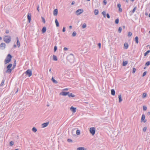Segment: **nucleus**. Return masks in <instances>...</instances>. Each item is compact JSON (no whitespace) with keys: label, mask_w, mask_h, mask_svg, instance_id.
<instances>
[{"label":"nucleus","mask_w":150,"mask_h":150,"mask_svg":"<svg viewBox=\"0 0 150 150\" xmlns=\"http://www.w3.org/2000/svg\"><path fill=\"white\" fill-rule=\"evenodd\" d=\"M109 134L112 137H115L117 135V131H115L114 129H111L109 131Z\"/></svg>","instance_id":"obj_1"},{"label":"nucleus","mask_w":150,"mask_h":150,"mask_svg":"<svg viewBox=\"0 0 150 150\" xmlns=\"http://www.w3.org/2000/svg\"><path fill=\"white\" fill-rule=\"evenodd\" d=\"M67 59L69 62L72 63L74 61V56L73 54H71L67 56Z\"/></svg>","instance_id":"obj_2"},{"label":"nucleus","mask_w":150,"mask_h":150,"mask_svg":"<svg viewBox=\"0 0 150 150\" xmlns=\"http://www.w3.org/2000/svg\"><path fill=\"white\" fill-rule=\"evenodd\" d=\"M4 40L6 43H9L11 41V37L8 35L5 36L4 38Z\"/></svg>","instance_id":"obj_3"},{"label":"nucleus","mask_w":150,"mask_h":150,"mask_svg":"<svg viewBox=\"0 0 150 150\" xmlns=\"http://www.w3.org/2000/svg\"><path fill=\"white\" fill-rule=\"evenodd\" d=\"M12 57V56L11 54H8L5 60V64H6L9 62L11 61Z\"/></svg>","instance_id":"obj_4"},{"label":"nucleus","mask_w":150,"mask_h":150,"mask_svg":"<svg viewBox=\"0 0 150 150\" xmlns=\"http://www.w3.org/2000/svg\"><path fill=\"white\" fill-rule=\"evenodd\" d=\"M12 64H9L6 67L7 70L6 72H9L10 73L11 72L12 69H10V68L12 67Z\"/></svg>","instance_id":"obj_5"},{"label":"nucleus","mask_w":150,"mask_h":150,"mask_svg":"<svg viewBox=\"0 0 150 150\" xmlns=\"http://www.w3.org/2000/svg\"><path fill=\"white\" fill-rule=\"evenodd\" d=\"M89 131L92 135H93L95 133L96 129L94 127H91L90 128Z\"/></svg>","instance_id":"obj_6"},{"label":"nucleus","mask_w":150,"mask_h":150,"mask_svg":"<svg viewBox=\"0 0 150 150\" xmlns=\"http://www.w3.org/2000/svg\"><path fill=\"white\" fill-rule=\"evenodd\" d=\"M25 73L26 74L28 75L29 77L30 76L32 75V71L30 69L27 70Z\"/></svg>","instance_id":"obj_7"},{"label":"nucleus","mask_w":150,"mask_h":150,"mask_svg":"<svg viewBox=\"0 0 150 150\" xmlns=\"http://www.w3.org/2000/svg\"><path fill=\"white\" fill-rule=\"evenodd\" d=\"M83 12L82 9H79L77 10L76 12V13L77 15H79L82 13Z\"/></svg>","instance_id":"obj_8"},{"label":"nucleus","mask_w":150,"mask_h":150,"mask_svg":"<svg viewBox=\"0 0 150 150\" xmlns=\"http://www.w3.org/2000/svg\"><path fill=\"white\" fill-rule=\"evenodd\" d=\"M69 94V92H61L59 94L60 95H62L64 96H65L67 95H68Z\"/></svg>","instance_id":"obj_9"},{"label":"nucleus","mask_w":150,"mask_h":150,"mask_svg":"<svg viewBox=\"0 0 150 150\" xmlns=\"http://www.w3.org/2000/svg\"><path fill=\"white\" fill-rule=\"evenodd\" d=\"M6 44L4 43H2L0 45V47L1 49L4 50L5 48Z\"/></svg>","instance_id":"obj_10"},{"label":"nucleus","mask_w":150,"mask_h":150,"mask_svg":"<svg viewBox=\"0 0 150 150\" xmlns=\"http://www.w3.org/2000/svg\"><path fill=\"white\" fill-rule=\"evenodd\" d=\"M145 117V116L143 114L142 115L141 119V122L143 121L144 122H145L146 120H144Z\"/></svg>","instance_id":"obj_11"},{"label":"nucleus","mask_w":150,"mask_h":150,"mask_svg":"<svg viewBox=\"0 0 150 150\" xmlns=\"http://www.w3.org/2000/svg\"><path fill=\"white\" fill-rule=\"evenodd\" d=\"M31 14L30 13H28L27 16V18L28 20L29 23H30L31 20Z\"/></svg>","instance_id":"obj_12"},{"label":"nucleus","mask_w":150,"mask_h":150,"mask_svg":"<svg viewBox=\"0 0 150 150\" xmlns=\"http://www.w3.org/2000/svg\"><path fill=\"white\" fill-rule=\"evenodd\" d=\"M70 110L73 113H74L76 111V108H74L73 106L71 107L70 109Z\"/></svg>","instance_id":"obj_13"},{"label":"nucleus","mask_w":150,"mask_h":150,"mask_svg":"<svg viewBox=\"0 0 150 150\" xmlns=\"http://www.w3.org/2000/svg\"><path fill=\"white\" fill-rule=\"evenodd\" d=\"M76 128H75L74 129H73L71 132V133L72 135L74 136H75L76 135L75 134V133L76 132Z\"/></svg>","instance_id":"obj_14"},{"label":"nucleus","mask_w":150,"mask_h":150,"mask_svg":"<svg viewBox=\"0 0 150 150\" xmlns=\"http://www.w3.org/2000/svg\"><path fill=\"white\" fill-rule=\"evenodd\" d=\"M49 122H47L42 124V126L43 128H44L46 127L49 124Z\"/></svg>","instance_id":"obj_15"},{"label":"nucleus","mask_w":150,"mask_h":150,"mask_svg":"<svg viewBox=\"0 0 150 150\" xmlns=\"http://www.w3.org/2000/svg\"><path fill=\"white\" fill-rule=\"evenodd\" d=\"M58 14V10L57 9H54L53 11V15L54 16H56Z\"/></svg>","instance_id":"obj_16"},{"label":"nucleus","mask_w":150,"mask_h":150,"mask_svg":"<svg viewBox=\"0 0 150 150\" xmlns=\"http://www.w3.org/2000/svg\"><path fill=\"white\" fill-rule=\"evenodd\" d=\"M46 28L45 27H44L42 30V33H45L46 31Z\"/></svg>","instance_id":"obj_17"},{"label":"nucleus","mask_w":150,"mask_h":150,"mask_svg":"<svg viewBox=\"0 0 150 150\" xmlns=\"http://www.w3.org/2000/svg\"><path fill=\"white\" fill-rule=\"evenodd\" d=\"M16 39L17 40V45L18 47H19L20 45V43L19 41L18 38V37L16 38Z\"/></svg>","instance_id":"obj_18"},{"label":"nucleus","mask_w":150,"mask_h":150,"mask_svg":"<svg viewBox=\"0 0 150 150\" xmlns=\"http://www.w3.org/2000/svg\"><path fill=\"white\" fill-rule=\"evenodd\" d=\"M118 98L119 99V103H121L122 101V98L121 95V94H119L118 95Z\"/></svg>","instance_id":"obj_19"},{"label":"nucleus","mask_w":150,"mask_h":150,"mask_svg":"<svg viewBox=\"0 0 150 150\" xmlns=\"http://www.w3.org/2000/svg\"><path fill=\"white\" fill-rule=\"evenodd\" d=\"M128 44L127 43H125L124 44V47L125 48V49H127L128 47Z\"/></svg>","instance_id":"obj_20"},{"label":"nucleus","mask_w":150,"mask_h":150,"mask_svg":"<svg viewBox=\"0 0 150 150\" xmlns=\"http://www.w3.org/2000/svg\"><path fill=\"white\" fill-rule=\"evenodd\" d=\"M55 22L56 24V26L57 27H59V23L57 19H56L55 20Z\"/></svg>","instance_id":"obj_21"},{"label":"nucleus","mask_w":150,"mask_h":150,"mask_svg":"<svg viewBox=\"0 0 150 150\" xmlns=\"http://www.w3.org/2000/svg\"><path fill=\"white\" fill-rule=\"evenodd\" d=\"M111 94L113 96H114L115 94V91L114 89H112L111 90Z\"/></svg>","instance_id":"obj_22"},{"label":"nucleus","mask_w":150,"mask_h":150,"mask_svg":"<svg viewBox=\"0 0 150 150\" xmlns=\"http://www.w3.org/2000/svg\"><path fill=\"white\" fill-rule=\"evenodd\" d=\"M68 95L69 97H74L75 96V95L72 93H69Z\"/></svg>","instance_id":"obj_23"},{"label":"nucleus","mask_w":150,"mask_h":150,"mask_svg":"<svg viewBox=\"0 0 150 150\" xmlns=\"http://www.w3.org/2000/svg\"><path fill=\"white\" fill-rule=\"evenodd\" d=\"M51 80L53 81V82L54 83H58L57 81L56 80H55L53 77L52 78Z\"/></svg>","instance_id":"obj_24"},{"label":"nucleus","mask_w":150,"mask_h":150,"mask_svg":"<svg viewBox=\"0 0 150 150\" xmlns=\"http://www.w3.org/2000/svg\"><path fill=\"white\" fill-rule=\"evenodd\" d=\"M76 134L77 135H79L80 134V131L79 130H78V129H76Z\"/></svg>","instance_id":"obj_25"},{"label":"nucleus","mask_w":150,"mask_h":150,"mask_svg":"<svg viewBox=\"0 0 150 150\" xmlns=\"http://www.w3.org/2000/svg\"><path fill=\"white\" fill-rule=\"evenodd\" d=\"M138 40V37L137 36H136L134 40L136 42L137 44H138L139 42Z\"/></svg>","instance_id":"obj_26"},{"label":"nucleus","mask_w":150,"mask_h":150,"mask_svg":"<svg viewBox=\"0 0 150 150\" xmlns=\"http://www.w3.org/2000/svg\"><path fill=\"white\" fill-rule=\"evenodd\" d=\"M98 9H95L94 11V13L95 15H97L98 13Z\"/></svg>","instance_id":"obj_27"},{"label":"nucleus","mask_w":150,"mask_h":150,"mask_svg":"<svg viewBox=\"0 0 150 150\" xmlns=\"http://www.w3.org/2000/svg\"><path fill=\"white\" fill-rule=\"evenodd\" d=\"M77 150H85L83 147H79L77 148Z\"/></svg>","instance_id":"obj_28"},{"label":"nucleus","mask_w":150,"mask_h":150,"mask_svg":"<svg viewBox=\"0 0 150 150\" xmlns=\"http://www.w3.org/2000/svg\"><path fill=\"white\" fill-rule=\"evenodd\" d=\"M128 63V62L127 61H123L122 63V65L123 66H126Z\"/></svg>","instance_id":"obj_29"},{"label":"nucleus","mask_w":150,"mask_h":150,"mask_svg":"<svg viewBox=\"0 0 150 150\" xmlns=\"http://www.w3.org/2000/svg\"><path fill=\"white\" fill-rule=\"evenodd\" d=\"M53 60L54 61H57V56L55 55H53Z\"/></svg>","instance_id":"obj_30"},{"label":"nucleus","mask_w":150,"mask_h":150,"mask_svg":"<svg viewBox=\"0 0 150 150\" xmlns=\"http://www.w3.org/2000/svg\"><path fill=\"white\" fill-rule=\"evenodd\" d=\"M76 34H77V33H76V32L74 31L73 32V33L72 35V36L73 37H75L76 35Z\"/></svg>","instance_id":"obj_31"},{"label":"nucleus","mask_w":150,"mask_h":150,"mask_svg":"<svg viewBox=\"0 0 150 150\" xmlns=\"http://www.w3.org/2000/svg\"><path fill=\"white\" fill-rule=\"evenodd\" d=\"M32 130L34 132H35L37 131V129L35 127H33L32 128Z\"/></svg>","instance_id":"obj_32"},{"label":"nucleus","mask_w":150,"mask_h":150,"mask_svg":"<svg viewBox=\"0 0 150 150\" xmlns=\"http://www.w3.org/2000/svg\"><path fill=\"white\" fill-rule=\"evenodd\" d=\"M150 52V50H148L144 54V56H146Z\"/></svg>","instance_id":"obj_33"},{"label":"nucleus","mask_w":150,"mask_h":150,"mask_svg":"<svg viewBox=\"0 0 150 150\" xmlns=\"http://www.w3.org/2000/svg\"><path fill=\"white\" fill-rule=\"evenodd\" d=\"M150 64V62L148 61L146 62L145 64V66H149Z\"/></svg>","instance_id":"obj_34"},{"label":"nucleus","mask_w":150,"mask_h":150,"mask_svg":"<svg viewBox=\"0 0 150 150\" xmlns=\"http://www.w3.org/2000/svg\"><path fill=\"white\" fill-rule=\"evenodd\" d=\"M102 14L103 15V16L104 18L106 17V12L104 11L102 12Z\"/></svg>","instance_id":"obj_35"},{"label":"nucleus","mask_w":150,"mask_h":150,"mask_svg":"<svg viewBox=\"0 0 150 150\" xmlns=\"http://www.w3.org/2000/svg\"><path fill=\"white\" fill-rule=\"evenodd\" d=\"M147 96V94L146 93H144L143 94L142 97L143 98H145Z\"/></svg>","instance_id":"obj_36"},{"label":"nucleus","mask_w":150,"mask_h":150,"mask_svg":"<svg viewBox=\"0 0 150 150\" xmlns=\"http://www.w3.org/2000/svg\"><path fill=\"white\" fill-rule=\"evenodd\" d=\"M132 35V33L131 32H128V36L129 37H131Z\"/></svg>","instance_id":"obj_37"},{"label":"nucleus","mask_w":150,"mask_h":150,"mask_svg":"<svg viewBox=\"0 0 150 150\" xmlns=\"http://www.w3.org/2000/svg\"><path fill=\"white\" fill-rule=\"evenodd\" d=\"M119 20L118 18L116 19L115 20V22L116 24H117L119 23Z\"/></svg>","instance_id":"obj_38"},{"label":"nucleus","mask_w":150,"mask_h":150,"mask_svg":"<svg viewBox=\"0 0 150 150\" xmlns=\"http://www.w3.org/2000/svg\"><path fill=\"white\" fill-rule=\"evenodd\" d=\"M122 28L121 27H119V29H118V30L119 33H121V31H122Z\"/></svg>","instance_id":"obj_39"},{"label":"nucleus","mask_w":150,"mask_h":150,"mask_svg":"<svg viewBox=\"0 0 150 150\" xmlns=\"http://www.w3.org/2000/svg\"><path fill=\"white\" fill-rule=\"evenodd\" d=\"M86 27V23H84L82 25V28H85Z\"/></svg>","instance_id":"obj_40"},{"label":"nucleus","mask_w":150,"mask_h":150,"mask_svg":"<svg viewBox=\"0 0 150 150\" xmlns=\"http://www.w3.org/2000/svg\"><path fill=\"white\" fill-rule=\"evenodd\" d=\"M137 9V7H135L133 9V10L132 11V12L133 13L135 11H136Z\"/></svg>","instance_id":"obj_41"},{"label":"nucleus","mask_w":150,"mask_h":150,"mask_svg":"<svg viewBox=\"0 0 150 150\" xmlns=\"http://www.w3.org/2000/svg\"><path fill=\"white\" fill-rule=\"evenodd\" d=\"M14 143L12 141H11L10 143V145L11 146H12L13 145Z\"/></svg>","instance_id":"obj_42"},{"label":"nucleus","mask_w":150,"mask_h":150,"mask_svg":"<svg viewBox=\"0 0 150 150\" xmlns=\"http://www.w3.org/2000/svg\"><path fill=\"white\" fill-rule=\"evenodd\" d=\"M147 108L146 106H143V110H147Z\"/></svg>","instance_id":"obj_43"},{"label":"nucleus","mask_w":150,"mask_h":150,"mask_svg":"<svg viewBox=\"0 0 150 150\" xmlns=\"http://www.w3.org/2000/svg\"><path fill=\"white\" fill-rule=\"evenodd\" d=\"M4 80H3L2 81V82L0 84V86H2L4 85Z\"/></svg>","instance_id":"obj_44"},{"label":"nucleus","mask_w":150,"mask_h":150,"mask_svg":"<svg viewBox=\"0 0 150 150\" xmlns=\"http://www.w3.org/2000/svg\"><path fill=\"white\" fill-rule=\"evenodd\" d=\"M147 129V127H145L143 128V131L144 132H145L146 131Z\"/></svg>","instance_id":"obj_45"},{"label":"nucleus","mask_w":150,"mask_h":150,"mask_svg":"<svg viewBox=\"0 0 150 150\" xmlns=\"http://www.w3.org/2000/svg\"><path fill=\"white\" fill-rule=\"evenodd\" d=\"M41 18L42 19V21L43 22V23H45V18L43 17H42Z\"/></svg>","instance_id":"obj_46"},{"label":"nucleus","mask_w":150,"mask_h":150,"mask_svg":"<svg viewBox=\"0 0 150 150\" xmlns=\"http://www.w3.org/2000/svg\"><path fill=\"white\" fill-rule=\"evenodd\" d=\"M57 50V47L56 46H55L54 48V51L55 52Z\"/></svg>","instance_id":"obj_47"},{"label":"nucleus","mask_w":150,"mask_h":150,"mask_svg":"<svg viewBox=\"0 0 150 150\" xmlns=\"http://www.w3.org/2000/svg\"><path fill=\"white\" fill-rule=\"evenodd\" d=\"M146 72L144 71L143 73V74L142 75V76L143 77V76H145L146 75Z\"/></svg>","instance_id":"obj_48"},{"label":"nucleus","mask_w":150,"mask_h":150,"mask_svg":"<svg viewBox=\"0 0 150 150\" xmlns=\"http://www.w3.org/2000/svg\"><path fill=\"white\" fill-rule=\"evenodd\" d=\"M67 141L69 142H72V140L71 139H67Z\"/></svg>","instance_id":"obj_49"},{"label":"nucleus","mask_w":150,"mask_h":150,"mask_svg":"<svg viewBox=\"0 0 150 150\" xmlns=\"http://www.w3.org/2000/svg\"><path fill=\"white\" fill-rule=\"evenodd\" d=\"M136 69L135 68H133V70L132 71V73H134L135 72Z\"/></svg>","instance_id":"obj_50"},{"label":"nucleus","mask_w":150,"mask_h":150,"mask_svg":"<svg viewBox=\"0 0 150 150\" xmlns=\"http://www.w3.org/2000/svg\"><path fill=\"white\" fill-rule=\"evenodd\" d=\"M16 66V61L15 60L14 62V65H13V68L15 67Z\"/></svg>","instance_id":"obj_51"},{"label":"nucleus","mask_w":150,"mask_h":150,"mask_svg":"<svg viewBox=\"0 0 150 150\" xmlns=\"http://www.w3.org/2000/svg\"><path fill=\"white\" fill-rule=\"evenodd\" d=\"M106 16H107V18H110V16L108 13H107L106 14Z\"/></svg>","instance_id":"obj_52"},{"label":"nucleus","mask_w":150,"mask_h":150,"mask_svg":"<svg viewBox=\"0 0 150 150\" xmlns=\"http://www.w3.org/2000/svg\"><path fill=\"white\" fill-rule=\"evenodd\" d=\"M104 5H106L107 4V1L105 0H104L103 1Z\"/></svg>","instance_id":"obj_53"},{"label":"nucleus","mask_w":150,"mask_h":150,"mask_svg":"<svg viewBox=\"0 0 150 150\" xmlns=\"http://www.w3.org/2000/svg\"><path fill=\"white\" fill-rule=\"evenodd\" d=\"M121 4H117V7L119 8H121Z\"/></svg>","instance_id":"obj_54"},{"label":"nucleus","mask_w":150,"mask_h":150,"mask_svg":"<svg viewBox=\"0 0 150 150\" xmlns=\"http://www.w3.org/2000/svg\"><path fill=\"white\" fill-rule=\"evenodd\" d=\"M63 50L64 51H67L68 50V49L66 47H65L64 48Z\"/></svg>","instance_id":"obj_55"},{"label":"nucleus","mask_w":150,"mask_h":150,"mask_svg":"<svg viewBox=\"0 0 150 150\" xmlns=\"http://www.w3.org/2000/svg\"><path fill=\"white\" fill-rule=\"evenodd\" d=\"M65 27H64L62 30V31L63 32H64L65 31Z\"/></svg>","instance_id":"obj_56"},{"label":"nucleus","mask_w":150,"mask_h":150,"mask_svg":"<svg viewBox=\"0 0 150 150\" xmlns=\"http://www.w3.org/2000/svg\"><path fill=\"white\" fill-rule=\"evenodd\" d=\"M98 46H99V48H100L101 47V43H99L98 44Z\"/></svg>","instance_id":"obj_57"},{"label":"nucleus","mask_w":150,"mask_h":150,"mask_svg":"<svg viewBox=\"0 0 150 150\" xmlns=\"http://www.w3.org/2000/svg\"><path fill=\"white\" fill-rule=\"evenodd\" d=\"M119 11L120 12H121L122 11V9L121 8H119Z\"/></svg>","instance_id":"obj_58"},{"label":"nucleus","mask_w":150,"mask_h":150,"mask_svg":"<svg viewBox=\"0 0 150 150\" xmlns=\"http://www.w3.org/2000/svg\"><path fill=\"white\" fill-rule=\"evenodd\" d=\"M9 32V31L8 30H6V33L7 34Z\"/></svg>","instance_id":"obj_59"},{"label":"nucleus","mask_w":150,"mask_h":150,"mask_svg":"<svg viewBox=\"0 0 150 150\" xmlns=\"http://www.w3.org/2000/svg\"><path fill=\"white\" fill-rule=\"evenodd\" d=\"M69 90L68 88H65L63 90V91H68Z\"/></svg>","instance_id":"obj_60"},{"label":"nucleus","mask_w":150,"mask_h":150,"mask_svg":"<svg viewBox=\"0 0 150 150\" xmlns=\"http://www.w3.org/2000/svg\"><path fill=\"white\" fill-rule=\"evenodd\" d=\"M39 6L38 5V6L37 7V10L38 12H39Z\"/></svg>","instance_id":"obj_61"},{"label":"nucleus","mask_w":150,"mask_h":150,"mask_svg":"<svg viewBox=\"0 0 150 150\" xmlns=\"http://www.w3.org/2000/svg\"><path fill=\"white\" fill-rule=\"evenodd\" d=\"M75 4V2L74 1H73L71 3V4L73 5Z\"/></svg>","instance_id":"obj_62"},{"label":"nucleus","mask_w":150,"mask_h":150,"mask_svg":"<svg viewBox=\"0 0 150 150\" xmlns=\"http://www.w3.org/2000/svg\"><path fill=\"white\" fill-rule=\"evenodd\" d=\"M72 28V26L71 25L70 26H69V28L70 29H71Z\"/></svg>","instance_id":"obj_63"},{"label":"nucleus","mask_w":150,"mask_h":150,"mask_svg":"<svg viewBox=\"0 0 150 150\" xmlns=\"http://www.w3.org/2000/svg\"><path fill=\"white\" fill-rule=\"evenodd\" d=\"M39 32H38L36 34V35H38L39 34Z\"/></svg>","instance_id":"obj_64"}]
</instances>
